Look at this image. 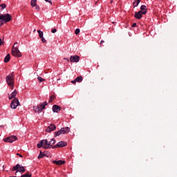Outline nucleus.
I'll return each mask as SVG.
<instances>
[{
    "label": "nucleus",
    "mask_w": 177,
    "mask_h": 177,
    "mask_svg": "<svg viewBox=\"0 0 177 177\" xmlns=\"http://www.w3.org/2000/svg\"><path fill=\"white\" fill-rule=\"evenodd\" d=\"M60 110H61V108H60V106H59V105L55 104L53 106V113H59V111H60Z\"/></svg>",
    "instance_id": "obj_13"
},
{
    "label": "nucleus",
    "mask_w": 177,
    "mask_h": 177,
    "mask_svg": "<svg viewBox=\"0 0 177 177\" xmlns=\"http://www.w3.org/2000/svg\"><path fill=\"white\" fill-rule=\"evenodd\" d=\"M70 132V127H62L59 131H55L54 136H60V135H64L65 133H68Z\"/></svg>",
    "instance_id": "obj_4"
},
{
    "label": "nucleus",
    "mask_w": 177,
    "mask_h": 177,
    "mask_svg": "<svg viewBox=\"0 0 177 177\" xmlns=\"http://www.w3.org/2000/svg\"><path fill=\"white\" fill-rule=\"evenodd\" d=\"M12 49H19L17 48V42H15L12 46Z\"/></svg>",
    "instance_id": "obj_27"
},
{
    "label": "nucleus",
    "mask_w": 177,
    "mask_h": 177,
    "mask_svg": "<svg viewBox=\"0 0 177 177\" xmlns=\"http://www.w3.org/2000/svg\"><path fill=\"white\" fill-rule=\"evenodd\" d=\"M140 12L142 15H146L147 13V7L145 5L141 6Z\"/></svg>",
    "instance_id": "obj_12"
},
{
    "label": "nucleus",
    "mask_w": 177,
    "mask_h": 177,
    "mask_svg": "<svg viewBox=\"0 0 177 177\" xmlns=\"http://www.w3.org/2000/svg\"><path fill=\"white\" fill-rule=\"evenodd\" d=\"M64 60H67V62H70V59H67V58H64Z\"/></svg>",
    "instance_id": "obj_39"
},
{
    "label": "nucleus",
    "mask_w": 177,
    "mask_h": 177,
    "mask_svg": "<svg viewBox=\"0 0 177 177\" xmlns=\"http://www.w3.org/2000/svg\"><path fill=\"white\" fill-rule=\"evenodd\" d=\"M17 156H19V157L23 158V155L20 153H17Z\"/></svg>",
    "instance_id": "obj_35"
},
{
    "label": "nucleus",
    "mask_w": 177,
    "mask_h": 177,
    "mask_svg": "<svg viewBox=\"0 0 177 177\" xmlns=\"http://www.w3.org/2000/svg\"><path fill=\"white\" fill-rule=\"evenodd\" d=\"M57 147H59V146H57V144L53 146V149H57Z\"/></svg>",
    "instance_id": "obj_33"
},
{
    "label": "nucleus",
    "mask_w": 177,
    "mask_h": 177,
    "mask_svg": "<svg viewBox=\"0 0 177 177\" xmlns=\"http://www.w3.org/2000/svg\"><path fill=\"white\" fill-rule=\"evenodd\" d=\"M6 81L8 85L13 89L15 86V72L11 73L10 75H7L6 77Z\"/></svg>",
    "instance_id": "obj_2"
},
{
    "label": "nucleus",
    "mask_w": 177,
    "mask_h": 177,
    "mask_svg": "<svg viewBox=\"0 0 177 177\" xmlns=\"http://www.w3.org/2000/svg\"><path fill=\"white\" fill-rule=\"evenodd\" d=\"M12 171H17L16 174H17V172H21V174H24V172H26V168H24V167L23 166H21L19 164H17L12 167Z\"/></svg>",
    "instance_id": "obj_5"
},
{
    "label": "nucleus",
    "mask_w": 177,
    "mask_h": 177,
    "mask_svg": "<svg viewBox=\"0 0 177 177\" xmlns=\"http://www.w3.org/2000/svg\"><path fill=\"white\" fill-rule=\"evenodd\" d=\"M0 20H3L5 23H9L12 20V16L10 14H0Z\"/></svg>",
    "instance_id": "obj_6"
},
{
    "label": "nucleus",
    "mask_w": 177,
    "mask_h": 177,
    "mask_svg": "<svg viewBox=\"0 0 177 177\" xmlns=\"http://www.w3.org/2000/svg\"><path fill=\"white\" fill-rule=\"evenodd\" d=\"M44 157H46V154L43 153L42 151H40L39 155L38 156L37 158L41 160V158H44Z\"/></svg>",
    "instance_id": "obj_19"
},
{
    "label": "nucleus",
    "mask_w": 177,
    "mask_h": 177,
    "mask_svg": "<svg viewBox=\"0 0 177 177\" xmlns=\"http://www.w3.org/2000/svg\"><path fill=\"white\" fill-rule=\"evenodd\" d=\"M37 32L39 34V38H43L44 37V32H42L41 30H37Z\"/></svg>",
    "instance_id": "obj_23"
},
{
    "label": "nucleus",
    "mask_w": 177,
    "mask_h": 177,
    "mask_svg": "<svg viewBox=\"0 0 177 177\" xmlns=\"http://www.w3.org/2000/svg\"><path fill=\"white\" fill-rule=\"evenodd\" d=\"M24 175H26V177H31L32 176L31 174H28V171L27 172L26 174H24Z\"/></svg>",
    "instance_id": "obj_31"
},
{
    "label": "nucleus",
    "mask_w": 177,
    "mask_h": 177,
    "mask_svg": "<svg viewBox=\"0 0 177 177\" xmlns=\"http://www.w3.org/2000/svg\"><path fill=\"white\" fill-rule=\"evenodd\" d=\"M16 95H17V90H15L11 94H10V97H8V99L10 100H11V99H16Z\"/></svg>",
    "instance_id": "obj_14"
},
{
    "label": "nucleus",
    "mask_w": 177,
    "mask_h": 177,
    "mask_svg": "<svg viewBox=\"0 0 177 177\" xmlns=\"http://www.w3.org/2000/svg\"><path fill=\"white\" fill-rule=\"evenodd\" d=\"M10 62V54H8L4 58V63H9Z\"/></svg>",
    "instance_id": "obj_18"
},
{
    "label": "nucleus",
    "mask_w": 177,
    "mask_h": 177,
    "mask_svg": "<svg viewBox=\"0 0 177 177\" xmlns=\"http://www.w3.org/2000/svg\"><path fill=\"white\" fill-rule=\"evenodd\" d=\"M41 42H43L44 44H45V42H46V39H45V38L41 37Z\"/></svg>",
    "instance_id": "obj_30"
},
{
    "label": "nucleus",
    "mask_w": 177,
    "mask_h": 177,
    "mask_svg": "<svg viewBox=\"0 0 177 177\" xmlns=\"http://www.w3.org/2000/svg\"><path fill=\"white\" fill-rule=\"evenodd\" d=\"M142 11H139V12H135V15H134V17L136 18V19H142Z\"/></svg>",
    "instance_id": "obj_16"
},
{
    "label": "nucleus",
    "mask_w": 177,
    "mask_h": 177,
    "mask_svg": "<svg viewBox=\"0 0 177 177\" xmlns=\"http://www.w3.org/2000/svg\"><path fill=\"white\" fill-rule=\"evenodd\" d=\"M80 28H77L75 30V34H76V35H78V34H80Z\"/></svg>",
    "instance_id": "obj_28"
},
{
    "label": "nucleus",
    "mask_w": 177,
    "mask_h": 177,
    "mask_svg": "<svg viewBox=\"0 0 177 177\" xmlns=\"http://www.w3.org/2000/svg\"><path fill=\"white\" fill-rule=\"evenodd\" d=\"M111 3H113V0L111 1Z\"/></svg>",
    "instance_id": "obj_41"
},
{
    "label": "nucleus",
    "mask_w": 177,
    "mask_h": 177,
    "mask_svg": "<svg viewBox=\"0 0 177 177\" xmlns=\"http://www.w3.org/2000/svg\"><path fill=\"white\" fill-rule=\"evenodd\" d=\"M30 6L34 8V6H37V0H31Z\"/></svg>",
    "instance_id": "obj_20"
},
{
    "label": "nucleus",
    "mask_w": 177,
    "mask_h": 177,
    "mask_svg": "<svg viewBox=\"0 0 177 177\" xmlns=\"http://www.w3.org/2000/svg\"><path fill=\"white\" fill-rule=\"evenodd\" d=\"M20 106V102H19V99L14 98L10 104L11 109H17V106Z\"/></svg>",
    "instance_id": "obj_7"
},
{
    "label": "nucleus",
    "mask_w": 177,
    "mask_h": 177,
    "mask_svg": "<svg viewBox=\"0 0 177 177\" xmlns=\"http://www.w3.org/2000/svg\"><path fill=\"white\" fill-rule=\"evenodd\" d=\"M56 129V126L53 124H50L46 129V132H48V133H50V132L55 131Z\"/></svg>",
    "instance_id": "obj_11"
},
{
    "label": "nucleus",
    "mask_w": 177,
    "mask_h": 177,
    "mask_svg": "<svg viewBox=\"0 0 177 177\" xmlns=\"http://www.w3.org/2000/svg\"><path fill=\"white\" fill-rule=\"evenodd\" d=\"M2 45V39L0 38V46Z\"/></svg>",
    "instance_id": "obj_38"
},
{
    "label": "nucleus",
    "mask_w": 177,
    "mask_h": 177,
    "mask_svg": "<svg viewBox=\"0 0 177 177\" xmlns=\"http://www.w3.org/2000/svg\"><path fill=\"white\" fill-rule=\"evenodd\" d=\"M17 140V137L15 136H11L4 139V142L8 143H13V142H16Z\"/></svg>",
    "instance_id": "obj_8"
},
{
    "label": "nucleus",
    "mask_w": 177,
    "mask_h": 177,
    "mask_svg": "<svg viewBox=\"0 0 177 177\" xmlns=\"http://www.w3.org/2000/svg\"><path fill=\"white\" fill-rule=\"evenodd\" d=\"M66 162L63 160H53V163L55 164V165H63Z\"/></svg>",
    "instance_id": "obj_17"
},
{
    "label": "nucleus",
    "mask_w": 177,
    "mask_h": 177,
    "mask_svg": "<svg viewBox=\"0 0 177 177\" xmlns=\"http://www.w3.org/2000/svg\"><path fill=\"white\" fill-rule=\"evenodd\" d=\"M0 2H1V0H0Z\"/></svg>",
    "instance_id": "obj_42"
},
{
    "label": "nucleus",
    "mask_w": 177,
    "mask_h": 177,
    "mask_svg": "<svg viewBox=\"0 0 177 177\" xmlns=\"http://www.w3.org/2000/svg\"><path fill=\"white\" fill-rule=\"evenodd\" d=\"M35 9H36V10H39V6H37V4L35 6Z\"/></svg>",
    "instance_id": "obj_32"
},
{
    "label": "nucleus",
    "mask_w": 177,
    "mask_h": 177,
    "mask_svg": "<svg viewBox=\"0 0 177 177\" xmlns=\"http://www.w3.org/2000/svg\"><path fill=\"white\" fill-rule=\"evenodd\" d=\"M0 8H1V10H3V9H5L6 8V4H5V3L1 4Z\"/></svg>",
    "instance_id": "obj_25"
},
{
    "label": "nucleus",
    "mask_w": 177,
    "mask_h": 177,
    "mask_svg": "<svg viewBox=\"0 0 177 177\" xmlns=\"http://www.w3.org/2000/svg\"><path fill=\"white\" fill-rule=\"evenodd\" d=\"M57 32V29H56V28L51 30V32H53V34H55V32Z\"/></svg>",
    "instance_id": "obj_29"
},
{
    "label": "nucleus",
    "mask_w": 177,
    "mask_h": 177,
    "mask_svg": "<svg viewBox=\"0 0 177 177\" xmlns=\"http://www.w3.org/2000/svg\"><path fill=\"white\" fill-rule=\"evenodd\" d=\"M46 106H48V102L46 101L38 104L37 106H33V109L35 113H42V110L46 109Z\"/></svg>",
    "instance_id": "obj_3"
},
{
    "label": "nucleus",
    "mask_w": 177,
    "mask_h": 177,
    "mask_svg": "<svg viewBox=\"0 0 177 177\" xmlns=\"http://www.w3.org/2000/svg\"><path fill=\"white\" fill-rule=\"evenodd\" d=\"M71 83H72V84H76V83H77V81H75V80L71 81Z\"/></svg>",
    "instance_id": "obj_36"
},
{
    "label": "nucleus",
    "mask_w": 177,
    "mask_h": 177,
    "mask_svg": "<svg viewBox=\"0 0 177 177\" xmlns=\"http://www.w3.org/2000/svg\"><path fill=\"white\" fill-rule=\"evenodd\" d=\"M5 23V21L3 20H1L0 21V24H1V26Z\"/></svg>",
    "instance_id": "obj_34"
},
{
    "label": "nucleus",
    "mask_w": 177,
    "mask_h": 177,
    "mask_svg": "<svg viewBox=\"0 0 177 177\" xmlns=\"http://www.w3.org/2000/svg\"><path fill=\"white\" fill-rule=\"evenodd\" d=\"M70 62L71 63H78V62H80V56H78V55L71 56Z\"/></svg>",
    "instance_id": "obj_10"
},
{
    "label": "nucleus",
    "mask_w": 177,
    "mask_h": 177,
    "mask_svg": "<svg viewBox=\"0 0 177 177\" xmlns=\"http://www.w3.org/2000/svg\"><path fill=\"white\" fill-rule=\"evenodd\" d=\"M37 80L39 82H44V81H45V80H44V78H42L41 77H38Z\"/></svg>",
    "instance_id": "obj_26"
},
{
    "label": "nucleus",
    "mask_w": 177,
    "mask_h": 177,
    "mask_svg": "<svg viewBox=\"0 0 177 177\" xmlns=\"http://www.w3.org/2000/svg\"><path fill=\"white\" fill-rule=\"evenodd\" d=\"M82 80H83L82 76H79L75 78L76 82H82Z\"/></svg>",
    "instance_id": "obj_21"
},
{
    "label": "nucleus",
    "mask_w": 177,
    "mask_h": 177,
    "mask_svg": "<svg viewBox=\"0 0 177 177\" xmlns=\"http://www.w3.org/2000/svg\"><path fill=\"white\" fill-rule=\"evenodd\" d=\"M55 99H56V96L55 95H51L50 97V100L48 101V103H52L53 102V100H55Z\"/></svg>",
    "instance_id": "obj_22"
},
{
    "label": "nucleus",
    "mask_w": 177,
    "mask_h": 177,
    "mask_svg": "<svg viewBox=\"0 0 177 177\" xmlns=\"http://www.w3.org/2000/svg\"><path fill=\"white\" fill-rule=\"evenodd\" d=\"M100 44H101V45H102V44H104V40H102Z\"/></svg>",
    "instance_id": "obj_40"
},
{
    "label": "nucleus",
    "mask_w": 177,
    "mask_h": 177,
    "mask_svg": "<svg viewBox=\"0 0 177 177\" xmlns=\"http://www.w3.org/2000/svg\"><path fill=\"white\" fill-rule=\"evenodd\" d=\"M138 24L136 23L133 24L132 27H136Z\"/></svg>",
    "instance_id": "obj_37"
},
{
    "label": "nucleus",
    "mask_w": 177,
    "mask_h": 177,
    "mask_svg": "<svg viewBox=\"0 0 177 177\" xmlns=\"http://www.w3.org/2000/svg\"><path fill=\"white\" fill-rule=\"evenodd\" d=\"M57 146H58V147H66V146H67V142L64 141H60L57 144Z\"/></svg>",
    "instance_id": "obj_15"
},
{
    "label": "nucleus",
    "mask_w": 177,
    "mask_h": 177,
    "mask_svg": "<svg viewBox=\"0 0 177 177\" xmlns=\"http://www.w3.org/2000/svg\"><path fill=\"white\" fill-rule=\"evenodd\" d=\"M56 143V140L55 138L51 139L49 142H48V140H41L37 145V149H41V147H43V149H50L52 147L53 145H55Z\"/></svg>",
    "instance_id": "obj_1"
},
{
    "label": "nucleus",
    "mask_w": 177,
    "mask_h": 177,
    "mask_svg": "<svg viewBox=\"0 0 177 177\" xmlns=\"http://www.w3.org/2000/svg\"><path fill=\"white\" fill-rule=\"evenodd\" d=\"M11 53L12 56H15V57H21V53H20V50H19V49L12 48Z\"/></svg>",
    "instance_id": "obj_9"
},
{
    "label": "nucleus",
    "mask_w": 177,
    "mask_h": 177,
    "mask_svg": "<svg viewBox=\"0 0 177 177\" xmlns=\"http://www.w3.org/2000/svg\"><path fill=\"white\" fill-rule=\"evenodd\" d=\"M139 3H140V0H136V2H133L134 8H136Z\"/></svg>",
    "instance_id": "obj_24"
}]
</instances>
